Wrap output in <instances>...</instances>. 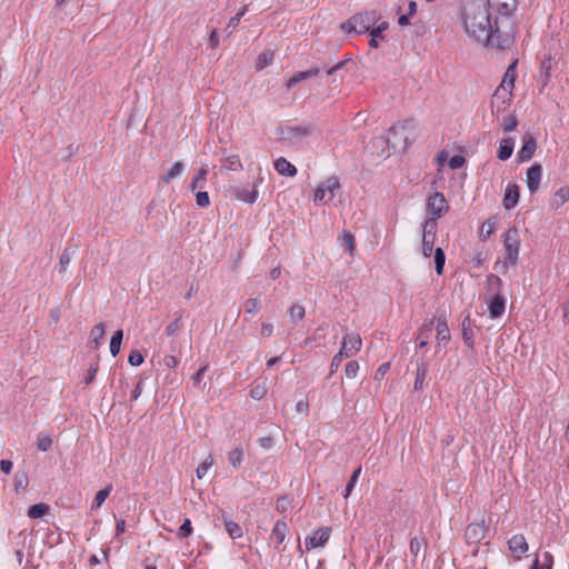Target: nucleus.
I'll return each instance as SVG.
<instances>
[{
	"label": "nucleus",
	"mask_w": 569,
	"mask_h": 569,
	"mask_svg": "<svg viewBox=\"0 0 569 569\" xmlns=\"http://www.w3.org/2000/svg\"><path fill=\"white\" fill-rule=\"evenodd\" d=\"M516 9V0L471 2L461 14L463 30L473 42L486 48L506 50L513 43V37L503 28L510 24V17Z\"/></svg>",
	"instance_id": "1"
},
{
	"label": "nucleus",
	"mask_w": 569,
	"mask_h": 569,
	"mask_svg": "<svg viewBox=\"0 0 569 569\" xmlns=\"http://www.w3.org/2000/svg\"><path fill=\"white\" fill-rule=\"evenodd\" d=\"M415 123L412 120H403L390 128L387 143L393 151H406L413 140Z\"/></svg>",
	"instance_id": "2"
},
{
	"label": "nucleus",
	"mask_w": 569,
	"mask_h": 569,
	"mask_svg": "<svg viewBox=\"0 0 569 569\" xmlns=\"http://www.w3.org/2000/svg\"><path fill=\"white\" fill-rule=\"evenodd\" d=\"M377 11L359 12L350 17L346 22L340 24V29L347 33L362 34L371 30L379 21Z\"/></svg>",
	"instance_id": "3"
},
{
	"label": "nucleus",
	"mask_w": 569,
	"mask_h": 569,
	"mask_svg": "<svg viewBox=\"0 0 569 569\" xmlns=\"http://www.w3.org/2000/svg\"><path fill=\"white\" fill-rule=\"evenodd\" d=\"M502 242L506 250V256L501 262L499 271L506 272L509 268L516 267L518 261L520 240L517 229L509 228L502 234Z\"/></svg>",
	"instance_id": "4"
},
{
	"label": "nucleus",
	"mask_w": 569,
	"mask_h": 569,
	"mask_svg": "<svg viewBox=\"0 0 569 569\" xmlns=\"http://www.w3.org/2000/svg\"><path fill=\"white\" fill-rule=\"evenodd\" d=\"M516 64L517 60L507 68L501 84L493 93L492 106H495L496 101L501 99L502 108H505V104L511 100L516 80Z\"/></svg>",
	"instance_id": "5"
},
{
	"label": "nucleus",
	"mask_w": 569,
	"mask_h": 569,
	"mask_svg": "<svg viewBox=\"0 0 569 569\" xmlns=\"http://www.w3.org/2000/svg\"><path fill=\"white\" fill-rule=\"evenodd\" d=\"M341 188L339 179L335 176L327 178L315 190V203H327L336 196V191Z\"/></svg>",
	"instance_id": "6"
},
{
	"label": "nucleus",
	"mask_w": 569,
	"mask_h": 569,
	"mask_svg": "<svg viewBox=\"0 0 569 569\" xmlns=\"http://www.w3.org/2000/svg\"><path fill=\"white\" fill-rule=\"evenodd\" d=\"M426 206L427 212L429 213L428 219H433V222H437V220L443 217L449 210V204L442 192H433L429 194Z\"/></svg>",
	"instance_id": "7"
},
{
	"label": "nucleus",
	"mask_w": 569,
	"mask_h": 569,
	"mask_svg": "<svg viewBox=\"0 0 569 569\" xmlns=\"http://www.w3.org/2000/svg\"><path fill=\"white\" fill-rule=\"evenodd\" d=\"M438 222L433 219H426L422 223L421 249L422 254L429 258L433 251V244L437 236Z\"/></svg>",
	"instance_id": "8"
},
{
	"label": "nucleus",
	"mask_w": 569,
	"mask_h": 569,
	"mask_svg": "<svg viewBox=\"0 0 569 569\" xmlns=\"http://www.w3.org/2000/svg\"><path fill=\"white\" fill-rule=\"evenodd\" d=\"M361 347L362 340L359 333H347L342 338L340 351L346 358H351L360 351Z\"/></svg>",
	"instance_id": "9"
},
{
	"label": "nucleus",
	"mask_w": 569,
	"mask_h": 569,
	"mask_svg": "<svg viewBox=\"0 0 569 569\" xmlns=\"http://www.w3.org/2000/svg\"><path fill=\"white\" fill-rule=\"evenodd\" d=\"M258 184L254 182L252 184L239 186L231 188L232 194L238 199L246 203H254L258 199Z\"/></svg>",
	"instance_id": "10"
},
{
	"label": "nucleus",
	"mask_w": 569,
	"mask_h": 569,
	"mask_svg": "<svg viewBox=\"0 0 569 569\" xmlns=\"http://www.w3.org/2000/svg\"><path fill=\"white\" fill-rule=\"evenodd\" d=\"M330 533L331 529L329 527H323L306 537L305 545L307 550L323 547L328 542Z\"/></svg>",
	"instance_id": "11"
},
{
	"label": "nucleus",
	"mask_w": 569,
	"mask_h": 569,
	"mask_svg": "<svg viewBox=\"0 0 569 569\" xmlns=\"http://www.w3.org/2000/svg\"><path fill=\"white\" fill-rule=\"evenodd\" d=\"M508 549L512 553L516 560H520L522 556L528 551L529 546L523 535H513L508 540Z\"/></svg>",
	"instance_id": "12"
},
{
	"label": "nucleus",
	"mask_w": 569,
	"mask_h": 569,
	"mask_svg": "<svg viewBox=\"0 0 569 569\" xmlns=\"http://www.w3.org/2000/svg\"><path fill=\"white\" fill-rule=\"evenodd\" d=\"M542 177V166L538 162L533 163L526 174V183L531 194L536 193L539 189Z\"/></svg>",
	"instance_id": "13"
},
{
	"label": "nucleus",
	"mask_w": 569,
	"mask_h": 569,
	"mask_svg": "<svg viewBox=\"0 0 569 569\" xmlns=\"http://www.w3.org/2000/svg\"><path fill=\"white\" fill-rule=\"evenodd\" d=\"M487 532V527L483 522L470 523L465 530V538L468 543H478L481 541Z\"/></svg>",
	"instance_id": "14"
},
{
	"label": "nucleus",
	"mask_w": 569,
	"mask_h": 569,
	"mask_svg": "<svg viewBox=\"0 0 569 569\" xmlns=\"http://www.w3.org/2000/svg\"><path fill=\"white\" fill-rule=\"evenodd\" d=\"M522 140L523 144L517 154L518 160L521 162L530 160L537 149L536 139L531 134H525Z\"/></svg>",
	"instance_id": "15"
},
{
	"label": "nucleus",
	"mask_w": 569,
	"mask_h": 569,
	"mask_svg": "<svg viewBox=\"0 0 569 569\" xmlns=\"http://www.w3.org/2000/svg\"><path fill=\"white\" fill-rule=\"evenodd\" d=\"M505 310L506 299L500 293L495 295L488 303L490 317L492 319L499 318L505 313Z\"/></svg>",
	"instance_id": "16"
},
{
	"label": "nucleus",
	"mask_w": 569,
	"mask_h": 569,
	"mask_svg": "<svg viewBox=\"0 0 569 569\" xmlns=\"http://www.w3.org/2000/svg\"><path fill=\"white\" fill-rule=\"evenodd\" d=\"M288 533V526L284 519H279L276 521L270 540L276 542V548L278 549L280 545L283 543Z\"/></svg>",
	"instance_id": "17"
},
{
	"label": "nucleus",
	"mask_w": 569,
	"mask_h": 569,
	"mask_svg": "<svg viewBox=\"0 0 569 569\" xmlns=\"http://www.w3.org/2000/svg\"><path fill=\"white\" fill-rule=\"evenodd\" d=\"M438 347L446 348L450 341V331L445 318H439L436 325Z\"/></svg>",
	"instance_id": "18"
},
{
	"label": "nucleus",
	"mask_w": 569,
	"mask_h": 569,
	"mask_svg": "<svg viewBox=\"0 0 569 569\" xmlns=\"http://www.w3.org/2000/svg\"><path fill=\"white\" fill-rule=\"evenodd\" d=\"M519 201V187L517 184H508L503 196V207L507 210L512 209Z\"/></svg>",
	"instance_id": "19"
},
{
	"label": "nucleus",
	"mask_w": 569,
	"mask_h": 569,
	"mask_svg": "<svg viewBox=\"0 0 569 569\" xmlns=\"http://www.w3.org/2000/svg\"><path fill=\"white\" fill-rule=\"evenodd\" d=\"M320 70L318 68H311L306 71H300L288 79L286 82L287 90H291L298 82L308 80L312 77H317L319 74Z\"/></svg>",
	"instance_id": "20"
},
{
	"label": "nucleus",
	"mask_w": 569,
	"mask_h": 569,
	"mask_svg": "<svg viewBox=\"0 0 569 569\" xmlns=\"http://www.w3.org/2000/svg\"><path fill=\"white\" fill-rule=\"evenodd\" d=\"M274 169L281 176L293 177L297 174V168L283 157L274 161Z\"/></svg>",
	"instance_id": "21"
},
{
	"label": "nucleus",
	"mask_w": 569,
	"mask_h": 569,
	"mask_svg": "<svg viewBox=\"0 0 569 569\" xmlns=\"http://www.w3.org/2000/svg\"><path fill=\"white\" fill-rule=\"evenodd\" d=\"M433 326H435V318L425 321L422 323V326L420 327L419 335L417 337L419 348H423L427 346L429 336L433 330Z\"/></svg>",
	"instance_id": "22"
},
{
	"label": "nucleus",
	"mask_w": 569,
	"mask_h": 569,
	"mask_svg": "<svg viewBox=\"0 0 569 569\" xmlns=\"http://www.w3.org/2000/svg\"><path fill=\"white\" fill-rule=\"evenodd\" d=\"M104 332L103 323H98L91 329L89 338L90 348L98 349L102 345Z\"/></svg>",
	"instance_id": "23"
},
{
	"label": "nucleus",
	"mask_w": 569,
	"mask_h": 569,
	"mask_svg": "<svg viewBox=\"0 0 569 569\" xmlns=\"http://www.w3.org/2000/svg\"><path fill=\"white\" fill-rule=\"evenodd\" d=\"M515 141L512 138H503L500 140L498 149V159L501 161L508 160L513 152Z\"/></svg>",
	"instance_id": "24"
},
{
	"label": "nucleus",
	"mask_w": 569,
	"mask_h": 569,
	"mask_svg": "<svg viewBox=\"0 0 569 569\" xmlns=\"http://www.w3.org/2000/svg\"><path fill=\"white\" fill-rule=\"evenodd\" d=\"M553 557L549 551H545L533 561L531 569H552Z\"/></svg>",
	"instance_id": "25"
},
{
	"label": "nucleus",
	"mask_w": 569,
	"mask_h": 569,
	"mask_svg": "<svg viewBox=\"0 0 569 569\" xmlns=\"http://www.w3.org/2000/svg\"><path fill=\"white\" fill-rule=\"evenodd\" d=\"M427 371V363L425 361L417 362L416 379L413 385L415 390H421L423 388Z\"/></svg>",
	"instance_id": "26"
},
{
	"label": "nucleus",
	"mask_w": 569,
	"mask_h": 569,
	"mask_svg": "<svg viewBox=\"0 0 569 569\" xmlns=\"http://www.w3.org/2000/svg\"><path fill=\"white\" fill-rule=\"evenodd\" d=\"M222 519L224 521L226 531L228 532L231 539L234 540L242 537V529L237 522L228 519L224 513H222Z\"/></svg>",
	"instance_id": "27"
},
{
	"label": "nucleus",
	"mask_w": 569,
	"mask_h": 569,
	"mask_svg": "<svg viewBox=\"0 0 569 569\" xmlns=\"http://www.w3.org/2000/svg\"><path fill=\"white\" fill-rule=\"evenodd\" d=\"M243 460V449L241 446H238L233 450L228 452V461L234 468L238 469Z\"/></svg>",
	"instance_id": "28"
},
{
	"label": "nucleus",
	"mask_w": 569,
	"mask_h": 569,
	"mask_svg": "<svg viewBox=\"0 0 569 569\" xmlns=\"http://www.w3.org/2000/svg\"><path fill=\"white\" fill-rule=\"evenodd\" d=\"M123 339V331L121 329L114 331L110 340V352L113 357H117L121 349Z\"/></svg>",
	"instance_id": "29"
},
{
	"label": "nucleus",
	"mask_w": 569,
	"mask_h": 569,
	"mask_svg": "<svg viewBox=\"0 0 569 569\" xmlns=\"http://www.w3.org/2000/svg\"><path fill=\"white\" fill-rule=\"evenodd\" d=\"M112 491V486H108L104 489L99 490L96 493V497L91 503V510L99 509L102 503L106 501V499L110 496Z\"/></svg>",
	"instance_id": "30"
},
{
	"label": "nucleus",
	"mask_w": 569,
	"mask_h": 569,
	"mask_svg": "<svg viewBox=\"0 0 569 569\" xmlns=\"http://www.w3.org/2000/svg\"><path fill=\"white\" fill-rule=\"evenodd\" d=\"M273 57H274V53L272 50L262 51L257 59V63H256L257 70H262V69L267 68L268 66H270L273 61Z\"/></svg>",
	"instance_id": "31"
},
{
	"label": "nucleus",
	"mask_w": 569,
	"mask_h": 569,
	"mask_svg": "<svg viewBox=\"0 0 569 569\" xmlns=\"http://www.w3.org/2000/svg\"><path fill=\"white\" fill-rule=\"evenodd\" d=\"M306 310L302 305L295 303L288 309V316L295 323L301 321L305 318Z\"/></svg>",
	"instance_id": "32"
},
{
	"label": "nucleus",
	"mask_w": 569,
	"mask_h": 569,
	"mask_svg": "<svg viewBox=\"0 0 569 569\" xmlns=\"http://www.w3.org/2000/svg\"><path fill=\"white\" fill-rule=\"evenodd\" d=\"M183 169L184 164L181 161H176L162 177V180L167 183L170 182L172 179L179 177L183 172Z\"/></svg>",
	"instance_id": "33"
},
{
	"label": "nucleus",
	"mask_w": 569,
	"mask_h": 569,
	"mask_svg": "<svg viewBox=\"0 0 569 569\" xmlns=\"http://www.w3.org/2000/svg\"><path fill=\"white\" fill-rule=\"evenodd\" d=\"M569 199V188L568 187H562L560 189H558L556 192H555V196L552 198V202L551 204L556 208H559L560 206H562L565 202H567Z\"/></svg>",
	"instance_id": "34"
},
{
	"label": "nucleus",
	"mask_w": 569,
	"mask_h": 569,
	"mask_svg": "<svg viewBox=\"0 0 569 569\" xmlns=\"http://www.w3.org/2000/svg\"><path fill=\"white\" fill-rule=\"evenodd\" d=\"M48 511H49V506L48 505H46V503H37V505H32L28 509L27 515L31 519H38V518L43 517Z\"/></svg>",
	"instance_id": "35"
},
{
	"label": "nucleus",
	"mask_w": 569,
	"mask_h": 569,
	"mask_svg": "<svg viewBox=\"0 0 569 569\" xmlns=\"http://www.w3.org/2000/svg\"><path fill=\"white\" fill-rule=\"evenodd\" d=\"M247 11H248V6L244 4L234 17L229 19L227 28H226L228 36H230L233 32V30L238 27L241 18L246 14Z\"/></svg>",
	"instance_id": "36"
},
{
	"label": "nucleus",
	"mask_w": 569,
	"mask_h": 569,
	"mask_svg": "<svg viewBox=\"0 0 569 569\" xmlns=\"http://www.w3.org/2000/svg\"><path fill=\"white\" fill-rule=\"evenodd\" d=\"M427 546L426 539L423 537H413L410 540V553L417 558L422 550Z\"/></svg>",
	"instance_id": "37"
},
{
	"label": "nucleus",
	"mask_w": 569,
	"mask_h": 569,
	"mask_svg": "<svg viewBox=\"0 0 569 569\" xmlns=\"http://www.w3.org/2000/svg\"><path fill=\"white\" fill-rule=\"evenodd\" d=\"M288 139L300 140L307 136H309L310 130L307 127H292L287 129Z\"/></svg>",
	"instance_id": "38"
},
{
	"label": "nucleus",
	"mask_w": 569,
	"mask_h": 569,
	"mask_svg": "<svg viewBox=\"0 0 569 569\" xmlns=\"http://www.w3.org/2000/svg\"><path fill=\"white\" fill-rule=\"evenodd\" d=\"M214 459L212 455H209L198 467L196 470L198 479H202L208 470L213 466Z\"/></svg>",
	"instance_id": "39"
},
{
	"label": "nucleus",
	"mask_w": 569,
	"mask_h": 569,
	"mask_svg": "<svg viewBox=\"0 0 569 569\" xmlns=\"http://www.w3.org/2000/svg\"><path fill=\"white\" fill-rule=\"evenodd\" d=\"M29 485V479L26 472H17L14 475V490L17 492L26 491Z\"/></svg>",
	"instance_id": "40"
},
{
	"label": "nucleus",
	"mask_w": 569,
	"mask_h": 569,
	"mask_svg": "<svg viewBox=\"0 0 569 569\" xmlns=\"http://www.w3.org/2000/svg\"><path fill=\"white\" fill-rule=\"evenodd\" d=\"M435 268L437 274H442L445 262H446V254L441 248H437L435 250Z\"/></svg>",
	"instance_id": "41"
},
{
	"label": "nucleus",
	"mask_w": 569,
	"mask_h": 569,
	"mask_svg": "<svg viewBox=\"0 0 569 569\" xmlns=\"http://www.w3.org/2000/svg\"><path fill=\"white\" fill-rule=\"evenodd\" d=\"M518 126V120L515 114H508L502 118V121L500 123V127L503 131L510 132L513 131Z\"/></svg>",
	"instance_id": "42"
},
{
	"label": "nucleus",
	"mask_w": 569,
	"mask_h": 569,
	"mask_svg": "<svg viewBox=\"0 0 569 569\" xmlns=\"http://www.w3.org/2000/svg\"><path fill=\"white\" fill-rule=\"evenodd\" d=\"M361 473V467H358L353 470L347 486H346V489H345V493H343V497L347 499L350 493L352 492L358 479H359V476Z\"/></svg>",
	"instance_id": "43"
},
{
	"label": "nucleus",
	"mask_w": 569,
	"mask_h": 569,
	"mask_svg": "<svg viewBox=\"0 0 569 569\" xmlns=\"http://www.w3.org/2000/svg\"><path fill=\"white\" fill-rule=\"evenodd\" d=\"M226 168L231 171H239L242 169V163L237 154H231L224 158Z\"/></svg>",
	"instance_id": "44"
},
{
	"label": "nucleus",
	"mask_w": 569,
	"mask_h": 569,
	"mask_svg": "<svg viewBox=\"0 0 569 569\" xmlns=\"http://www.w3.org/2000/svg\"><path fill=\"white\" fill-rule=\"evenodd\" d=\"M192 531H193V529H192L191 520L186 518L183 520L182 525L179 527L177 536L180 539H186L189 536H191Z\"/></svg>",
	"instance_id": "45"
},
{
	"label": "nucleus",
	"mask_w": 569,
	"mask_h": 569,
	"mask_svg": "<svg viewBox=\"0 0 569 569\" xmlns=\"http://www.w3.org/2000/svg\"><path fill=\"white\" fill-rule=\"evenodd\" d=\"M70 261H71V256H70L68 249H66L61 253V256L59 258V263H58V267H57L59 273H64L66 272Z\"/></svg>",
	"instance_id": "46"
},
{
	"label": "nucleus",
	"mask_w": 569,
	"mask_h": 569,
	"mask_svg": "<svg viewBox=\"0 0 569 569\" xmlns=\"http://www.w3.org/2000/svg\"><path fill=\"white\" fill-rule=\"evenodd\" d=\"M181 328H182L181 317H178L166 327V335L169 337H173L179 332V330Z\"/></svg>",
	"instance_id": "47"
},
{
	"label": "nucleus",
	"mask_w": 569,
	"mask_h": 569,
	"mask_svg": "<svg viewBox=\"0 0 569 569\" xmlns=\"http://www.w3.org/2000/svg\"><path fill=\"white\" fill-rule=\"evenodd\" d=\"M359 371V363L355 360L349 361L345 367V375L348 379L357 377Z\"/></svg>",
	"instance_id": "48"
},
{
	"label": "nucleus",
	"mask_w": 569,
	"mask_h": 569,
	"mask_svg": "<svg viewBox=\"0 0 569 569\" xmlns=\"http://www.w3.org/2000/svg\"><path fill=\"white\" fill-rule=\"evenodd\" d=\"M260 302L258 298H249L244 303V310L247 313L253 316L258 312Z\"/></svg>",
	"instance_id": "49"
},
{
	"label": "nucleus",
	"mask_w": 569,
	"mask_h": 569,
	"mask_svg": "<svg viewBox=\"0 0 569 569\" xmlns=\"http://www.w3.org/2000/svg\"><path fill=\"white\" fill-rule=\"evenodd\" d=\"M37 447L40 451H49L52 447V439L50 436H39Z\"/></svg>",
	"instance_id": "50"
},
{
	"label": "nucleus",
	"mask_w": 569,
	"mask_h": 569,
	"mask_svg": "<svg viewBox=\"0 0 569 569\" xmlns=\"http://www.w3.org/2000/svg\"><path fill=\"white\" fill-rule=\"evenodd\" d=\"M143 360H144L143 355L138 350H132L129 353L128 362L133 367H138V366L142 365Z\"/></svg>",
	"instance_id": "51"
},
{
	"label": "nucleus",
	"mask_w": 569,
	"mask_h": 569,
	"mask_svg": "<svg viewBox=\"0 0 569 569\" xmlns=\"http://www.w3.org/2000/svg\"><path fill=\"white\" fill-rule=\"evenodd\" d=\"M196 202L201 208H207L210 204V198L207 191L200 190L196 194Z\"/></svg>",
	"instance_id": "52"
},
{
	"label": "nucleus",
	"mask_w": 569,
	"mask_h": 569,
	"mask_svg": "<svg viewBox=\"0 0 569 569\" xmlns=\"http://www.w3.org/2000/svg\"><path fill=\"white\" fill-rule=\"evenodd\" d=\"M342 243L347 247V249L352 252L356 246V240L352 233L348 231H343L342 234Z\"/></svg>",
	"instance_id": "53"
},
{
	"label": "nucleus",
	"mask_w": 569,
	"mask_h": 569,
	"mask_svg": "<svg viewBox=\"0 0 569 569\" xmlns=\"http://www.w3.org/2000/svg\"><path fill=\"white\" fill-rule=\"evenodd\" d=\"M343 359H347L345 355L339 350L332 358L331 365H330V375L335 373L338 368L341 365V361Z\"/></svg>",
	"instance_id": "54"
},
{
	"label": "nucleus",
	"mask_w": 569,
	"mask_h": 569,
	"mask_svg": "<svg viewBox=\"0 0 569 569\" xmlns=\"http://www.w3.org/2000/svg\"><path fill=\"white\" fill-rule=\"evenodd\" d=\"M291 506V501L288 497H281L277 500L276 509L279 512H287Z\"/></svg>",
	"instance_id": "55"
},
{
	"label": "nucleus",
	"mask_w": 569,
	"mask_h": 569,
	"mask_svg": "<svg viewBox=\"0 0 569 569\" xmlns=\"http://www.w3.org/2000/svg\"><path fill=\"white\" fill-rule=\"evenodd\" d=\"M389 28V22L381 21L377 26L375 24L371 29L373 30V36L381 37V40H385V36L382 34Z\"/></svg>",
	"instance_id": "56"
},
{
	"label": "nucleus",
	"mask_w": 569,
	"mask_h": 569,
	"mask_svg": "<svg viewBox=\"0 0 569 569\" xmlns=\"http://www.w3.org/2000/svg\"><path fill=\"white\" fill-rule=\"evenodd\" d=\"M267 390L263 386H256L250 390L251 398L260 400L264 397Z\"/></svg>",
	"instance_id": "57"
},
{
	"label": "nucleus",
	"mask_w": 569,
	"mask_h": 569,
	"mask_svg": "<svg viewBox=\"0 0 569 569\" xmlns=\"http://www.w3.org/2000/svg\"><path fill=\"white\" fill-rule=\"evenodd\" d=\"M465 161L466 160L462 156H459V154L452 156L449 160V167L451 169H459L463 166Z\"/></svg>",
	"instance_id": "58"
},
{
	"label": "nucleus",
	"mask_w": 569,
	"mask_h": 569,
	"mask_svg": "<svg viewBox=\"0 0 569 569\" xmlns=\"http://www.w3.org/2000/svg\"><path fill=\"white\" fill-rule=\"evenodd\" d=\"M206 183H207V180L198 177L197 174L193 177L191 183H190V189L192 191L197 190V189H200L202 190L204 187H206Z\"/></svg>",
	"instance_id": "59"
},
{
	"label": "nucleus",
	"mask_w": 569,
	"mask_h": 569,
	"mask_svg": "<svg viewBox=\"0 0 569 569\" xmlns=\"http://www.w3.org/2000/svg\"><path fill=\"white\" fill-rule=\"evenodd\" d=\"M208 43L211 49H216L219 46L220 40H219L217 29L211 30V32L209 34Z\"/></svg>",
	"instance_id": "60"
},
{
	"label": "nucleus",
	"mask_w": 569,
	"mask_h": 569,
	"mask_svg": "<svg viewBox=\"0 0 569 569\" xmlns=\"http://www.w3.org/2000/svg\"><path fill=\"white\" fill-rule=\"evenodd\" d=\"M273 333V325L271 322H263L261 325L260 335L263 338H269Z\"/></svg>",
	"instance_id": "61"
},
{
	"label": "nucleus",
	"mask_w": 569,
	"mask_h": 569,
	"mask_svg": "<svg viewBox=\"0 0 569 569\" xmlns=\"http://www.w3.org/2000/svg\"><path fill=\"white\" fill-rule=\"evenodd\" d=\"M97 371H98V363H94L89 368L88 373L84 377L86 385H90L94 380Z\"/></svg>",
	"instance_id": "62"
},
{
	"label": "nucleus",
	"mask_w": 569,
	"mask_h": 569,
	"mask_svg": "<svg viewBox=\"0 0 569 569\" xmlns=\"http://www.w3.org/2000/svg\"><path fill=\"white\" fill-rule=\"evenodd\" d=\"M296 411L300 415L307 416L309 412V405L307 400H299L296 403Z\"/></svg>",
	"instance_id": "63"
},
{
	"label": "nucleus",
	"mask_w": 569,
	"mask_h": 569,
	"mask_svg": "<svg viewBox=\"0 0 569 569\" xmlns=\"http://www.w3.org/2000/svg\"><path fill=\"white\" fill-rule=\"evenodd\" d=\"M178 363H179V361H178L177 357H174V356L167 355L163 358V365L167 368H176L178 366Z\"/></svg>",
	"instance_id": "64"
}]
</instances>
